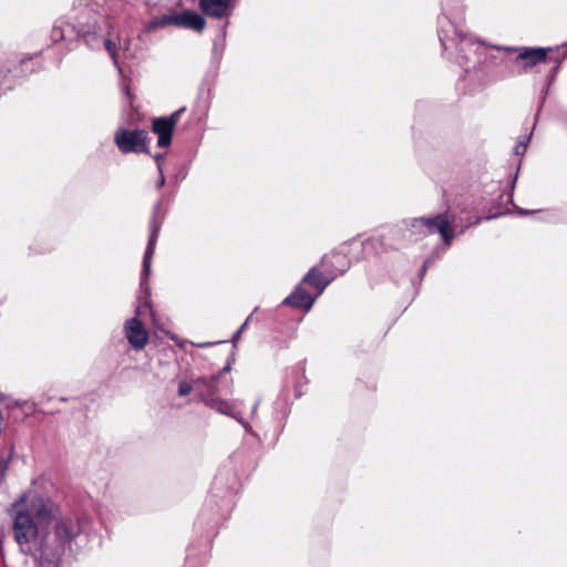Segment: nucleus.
Returning <instances> with one entry per match:
<instances>
[{"instance_id":"nucleus-1","label":"nucleus","mask_w":567,"mask_h":567,"mask_svg":"<svg viewBox=\"0 0 567 567\" xmlns=\"http://www.w3.org/2000/svg\"><path fill=\"white\" fill-rule=\"evenodd\" d=\"M52 512L45 505L12 514V529L20 551L30 555L33 567H63L71 557L84 549L95 537L92 520L87 516L60 517L49 524Z\"/></svg>"},{"instance_id":"nucleus-2","label":"nucleus","mask_w":567,"mask_h":567,"mask_svg":"<svg viewBox=\"0 0 567 567\" xmlns=\"http://www.w3.org/2000/svg\"><path fill=\"white\" fill-rule=\"evenodd\" d=\"M441 10L437 37L444 54L465 72L475 70L485 61L487 47L466 31L463 0H441Z\"/></svg>"},{"instance_id":"nucleus-3","label":"nucleus","mask_w":567,"mask_h":567,"mask_svg":"<svg viewBox=\"0 0 567 567\" xmlns=\"http://www.w3.org/2000/svg\"><path fill=\"white\" fill-rule=\"evenodd\" d=\"M327 255L321 258L320 265L312 266L300 282L295 287L293 291L287 296L281 306L309 312L316 300L324 292L327 287L337 278L336 274L326 269Z\"/></svg>"},{"instance_id":"nucleus-4","label":"nucleus","mask_w":567,"mask_h":567,"mask_svg":"<svg viewBox=\"0 0 567 567\" xmlns=\"http://www.w3.org/2000/svg\"><path fill=\"white\" fill-rule=\"evenodd\" d=\"M99 14L87 3H80L74 7L69 14L68 22L71 24V31L76 39H82L91 49H99L103 43L115 65H117V50L111 39H104Z\"/></svg>"},{"instance_id":"nucleus-5","label":"nucleus","mask_w":567,"mask_h":567,"mask_svg":"<svg viewBox=\"0 0 567 567\" xmlns=\"http://www.w3.org/2000/svg\"><path fill=\"white\" fill-rule=\"evenodd\" d=\"M403 224L406 229L416 235L425 236L437 233L445 246H451L456 236L455 215L450 210L430 217L409 218L403 220Z\"/></svg>"},{"instance_id":"nucleus-6","label":"nucleus","mask_w":567,"mask_h":567,"mask_svg":"<svg viewBox=\"0 0 567 567\" xmlns=\"http://www.w3.org/2000/svg\"><path fill=\"white\" fill-rule=\"evenodd\" d=\"M148 133L143 128L118 127L114 133V143L122 154H150Z\"/></svg>"},{"instance_id":"nucleus-7","label":"nucleus","mask_w":567,"mask_h":567,"mask_svg":"<svg viewBox=\"0 0 567 567\" xmlns=\"http://www.w3.org/2000/svg\"><path fill=\"white\" fill-rule=\"evenodd\" d=\"M41 51L35 52L33 54H28L24 58H21L19 61V65H9L4 64L0 66V89L3 91L11 90L16 82L11 78H16L18 74H22L27 76L37 71L34 68V63L32 60L40 55Z\"/></svg>"},{"instance_id":"nucleus-8","label":"nucleus","mask_w":567,"mask_h":567,"mask_svg":"<svg viewBox=\"0 0 567 567\" xmlns=\"http://www.w3.org/2000/svg\"><path fill=\"white\" fill-rule=\"evenodd\" d=\"M507 51H517L518 55L516 62L523 63V71L527 72L532 68L542 62H546L549 50L553 48L544 47H520V48H506Z\"/></svg>"},{"instance_id":"nucleus-9","label":"nucleus","mask_w":567,"mask_h":567,"mask_svg":"<svg viewBox=\"0 0 567 567\" xmlns=\"http://www.w3.org/2000/svg\"><path fill=\"white\" fill-rule=\"evenodd\" d=\"M124 334L134 350H143L148 342V332L137 317L130 318L124 323Z\"/></svg>"},{"instance_id":"nucleus-10","label":"nucleus","mask_w":567,"mask_h":567,"mask_svg":"<svg viewBox=\"0 0 567 567\" xmlns=\"http://www.w3.org/2000/svg\"><path fill=\"white\" fill-rule=\"evenodd\" d=\"M236 484L237 478L235 474L229 472L225 474L219 473L213 482L212 497H220L227 499L228 504L233 503V497L236 493Z\"/></svg>"},{"instance_id":"nucleus-11","label":"nucleus","mask_w":567,"mask_h":567,"mask_svg":"<svg viewBox=\"0 0 567 567\" xmlns=\"http://www.w3.org/2000/svg\"><path fill=\"white\" fill-rule=\"evenodd\" d=\"M207 406L216 410L220 414H224V415L235 419L237 422H239L243 425L246 433H249L252 436L259 439L258 434L252 430L251 425L243 419L240 412H238L235 409V406L233 405L231 402L216 396V398H210L207 400Z\"/></svg>"},{"instance_id":"nucleus-12","label":"nucleus","mask_w":567,"mask_h":567,"mask_svg":"<svg viewBox=\"0 0 567 567\" xmlns=\"http://www.w3.org/2000/svg\"><path fill=\"white\" fill-rule=\"evenodd\" d=\"M202 12L214 19H224L231 16L235 3L233 0H198Z\"/></svg>"},{"instance_id":"nucleus-13","label":"nucleus","mask_w":567,"mask_h":567,"mask_svg":"<svg viewBox=\"0 0 567 567\" xmlns=\"http://www.w3.org/2000/svg\"><path fill=\"white\" fill-rule=\"evenodd\" d=\"M173 25L202 32L206 27V19L194 10L184 9L173 13Z\"/></svg>"},{"instance_id":"nucleus-14","label":"nucleus","mask_w":567,"mask_h":567,"mask_svg":"<svg viewBox=\"0 0 567 567\" xmlns=\"http://www.w3.org/2000/svg\"><path fill=\"white\" fill-rule=\"evenodd\" d=\"M165 215L166 210L164 209L163 198H159L153 206L152 217L150 220V235L145 249L155 250Z\"/></svg>"},{"instance_id":"nucleus-15","label":"nucleus","mask_w":567,"mask_h":567,"mask_svg":"<svg viewBox=\"0 0 567 567\" xmlns=\"http://www.w3.org/2000/svg\"><path fill=\"white\" fill-rule=\"evenodd\" d=\"M566 58H567V54L561 51V48L555 47V48H553V50H549L547 61L553 63V66L550 68L548 75H547L546 87L544 89V91L542 93L537 114L540 112V110L545 103V100H546V96L548 93V89L555 82V80L558 75V72L560 70L561 63L564 62V60Z\"/></svg>"},{"instance_id":"nucleus-16","label":"nucleus","mask_w":567,"mask_h":567,"mask_svg":"<svg viewBox=\"0 0 567 567\" xmlns=\"http://www.w3.org/2000/svg\"><path fill=\"white\" fill-rule=\"evenodd\" d=\"M227 24L228 22L218 29V32L213 41L210 70H213L215 73L219 69L224 51L226 49Z\"/></svg>"},{"instance_id":"nucleus-17","label":"nucleus","mask_w":567,"mask_h":567,"mask_svg":"<svg viewBox=\"0 0 567 567\" xmlns=\"http://www.w3.org/2000/svg\"><path fill=\"white\" fill-rule=\"evenodd\" d=\"M152 131L157 135V146L168 147L172 144L175 128L164 118L154 117L152 122Z\"/></svg>"},{"instance_id":"nucleus-18","label":"nucleus","mask_w":567,"mask_h":567,"mask_svg":"<svg viewBox=\"0 0 567 567\" xmlns=\"http://www.w3.org/2000/svg\"><path fill=\"white\" fill-rule=\"evenodd\" d=\"M217 391L218 386L216 375L210 378L202 377L195 380V392L199 396V400L203 401L206 405L208 399L216 398Z\"/></svg>"},{"instance_id":"nucleus-19","label":"nucleus","mask_w":567,"mask_h":567,"mask_svg":"<svg viewBox=\"0 0 567 567\" xmlns=\"http://www.w3.org/2000/svg\"><path fill=\"white\" fill-rule=\"evenodd\" d=\"M155 250L145 249L144 256H143V262H142V272H141V279H140V289L141 292L144 293L146 297L151 296V287L148 282V278L152 271V260L154 256Z\"/></svg>"},{"instance_id":"nucleus-20","label":"nucleus","mask_w":567,"mask_h":567,"mask_svg":"<svg viewBox=\"0 0 567 567\" xmlns=\"http://www.w3.org/2000/svg\"><path fill=\"white\" fill-rule=\"evenodd\" d=\"M51 39L53 42H59V41H73L74 39H76L74 37V33H72L71 31V24L70 22L66 21H58L55 22V24L53 25L52 28V31H51Z\"/></svg>"},{"instance_id":"nucleus-21","label":"nucleus","mask_w":567,"mask_h":567,"mask_svg":"<svg viewBox=\"0 0 567 567\" xmlns=\"http://www.w3.org/2000/svg\"><path fill=\"white\" fill-rule=\"evenodd\" d=\"M167 25H173V13L163 14L161 17H154L151 19L145 25V32H152L157 29L165 28Z\"/></svg>"},{"instance_id":"nucleus-22","label":"nucleus","mask_w":567,"mask_h":567,"mask_svg":"<svg viewBox=\"0 0 567 567\" xmlns=\"http://www.w3.org/2000/svg\"><path fill=\"white\" fill-rule=\"evenodd\" d=\"M14 456V446L10 445L8 452H0V484L6 480L7 472L10 467V463Z\"/></svg>"},{"instance_id":"nucleus-23","label":"nucleus","mask_w":567,"mask_h":567,"mask_svg":"<svg viewBox=\"0 0 567 567\" xmlns=\"http://www.w3.org/2000/svg\"><path fill=\"white\" fill-rule=\"evenodd\" d=\"M530 137H532V133H529V135H525L523 136L518 142L517 144L515 145L514 147V153L516 155H523L525 154L526 150H527V145L530 141Z\"/></svg>"},{"instance_id":"nucleus-24","label":"nucleus","mask_w":567,"mask_h":567,"mask_svg":"<svg viewBox=\"0 0 567 567\" xmlns=\"http://www.w3.org/2000/svg\"><path fill=\"white\" fill-rule=\"evenodd\" d=\"M186 111V107H181L178 110H176L175 112H173L172 114H169L168 116H163L164 118H166V121L174 127L176 128V125L182 116V114Z\"/></svg>"},{"instance_id":"nucleus-25","label":"nucleus","mask_w":567,"mask_h":567,"mask_svg":"<svg viewBox=\"0 0 567 567\" xmlns=\"http://www.w3.org/2000/svg\"><path fill=\"white\" fill-rule=\"evenodd\" d=\"M193 391H195V382L193 384L188 383L187 381H181L178 383V395L179 396H186L189 393H192Z\"/></svg>"},{"instance_id":"nucleus-26","label":"nucleus","mask_w":567,"mask_h":567,"mask_svg":"<svg viewBox=\"0 0 567 567\" xmlns=\"http://www.w3.org/2000/svg\"><path fill=\"white\" fill-rule=\"evenodd\" d=\"M152 157H153V159L156 163L157 171H163L162 161L164 159V154L163 153H156V154L152 155Z\"/></svg>"},{"instance_id":"nucleus-27","label":"nucleus","mask_w":567,"mask_h":567,"mask_svg":"<svg viewBox=\"0 0 567 567\" xmlns=\"http://www.w3.org/2000/svg\"><path fill=\"white\" fill-rule=\"evenodd\" d=\"M258 309H259L258 307H256V308L254 309V311H252V312H251V313L246 318V320L243 322V324L239 327V329H238V330H240L241 332H244V331L248 328L249 322L252 320V316H254V313H255Z\"/></svg>"},{"instance_id":"nucleus-28","label":"nucleus","mask_w":567,"mask_h":567,"mask_svg":"<svg viewBox=\"0 0 567 567\" xmlns=\"http://www.w3.org/2000/svg\"><path fill=\"white\" fill-rule=\"evenodd\" d=\"M158 175H159V176H158V179H157V182H156V189H157V190H159V189H161L162 187H164V186H165V184H166V178H165V176H164L163 171H158Z\"/></svg>"},{"instance_id":"nucleus-29","label":"nucleus","mask_w":567,"mask_h":567,"mask_svg":"<svg viewBox=\"0 0 567 567\" xmlns=\"http://www.w3.org/2000/svg\"><path fill=\"white\" fill-rule=\"evenodd\" d=\"M514 208H515L517 215H519L522 217L529 216V215L536 213V210H528V209H525V208H520V207H518L516 205H514Z\"/></svg>"},{"instance_id":"nucleus-30","label":"nucleus","mask_w":567,"mask_h":567,"mask_svg":"<svg viewBox=\"0 0 567 567\" xmlns=\"http://www.w3.org/2000/svg\"><path fill=\"white\" fill-rule=\"evenodd\" d=\"M185 567H202L199 563L196 561L190 555H187Z\"/></svg>"},{"instance_id":"nucleus-31","label":"nucleus","mask_w":567,"mask_h":567,"mask_svg":"<svg viewBox=\"0 0 567 567\" xmlns=\"http://www.w3.org/2000/svg\"><path fill=\"white\" fill-rule=\"evenodd\" d=\"M231 363H230V359H228V361L226 362V364L224 365V368L219 371L218 374H215L217 377V380L220 378L221 374L224 373H228L231 369Z\"/></svg>"},{"instance_id":"nucleus-32","label":"nucleus","mask_w":567,"mask_h":567,"mask_svg":"<svg viewBox=\"0 0 567 567\" xmlns=\"http://www.w3.org/2000/svg\"><path fill=\"white\" fill-rule=\"evenodd\" d=\"M481 221H482V218H476L474 221H472V223H470V224H467V225H465V226H462V227L460 228V230H458V233H457V234H460V235H461V234L465 233V230H466L470 226L478 225Z\"/></svg>"},{"instance_id":"nucleus-33","label":"nucleus","mask_w":567,"mask_h":567,"mask_svg":"<svg viewBox=\"0 0 567 567\" xmlns=\"http://www.w3.org/2000/svg\"><path fill=\"white\" fill-rule=\"evenodd\" d=\"M187 176V171L185 168L179 169V172L176 174V179L183 181Z\"/></svg>"},{"instance_id":"nucleus-34","label":"nucleus","mask_w":567,"mask_h":567,"mask_svg":"<svg viewBox=\"0 0 567 567\" xmlns=\"http://www.w3.org/2000/svg\"><path fill=\"white\" fill-rule=\"evenodd\" d=\"M429 265H430V259L425 260L424 264L422 265V267L420 269V277L421 278L425 275Z\"/></svg>"},{"instance_id":"nucleus-35","label":"nucleus","mask_w":567,"mask_h":567,"mask_svg":"<svg viewBox=\"0 0 567 567\" xmlns=\"http://www.w3.org/2000/svg\"><path fill=\"white\" fill-rule=\"evenodd\" d=\"M241 331L240 330H237L234 334H233V338H231V342L234 343V346L239 341L240 337H241Z\"/></svg>"},{"instance_id":"nucleus-36","label":"nucleus","mask_w":567,"mask_h":567,"mask_svg":"<svg viewBox=\"0 0 567 567\" xmlns=\"http://www.w3.org/2000/svg\"><path fill=\"white\" fill-rule=\"evenodd\" d=\"M547 216H546V220H554L556 218V213L555 212H546Z\"/></svg>"},{"instance_id":"nucleus-37","label":"nucleus","mask_w":567,"mask_h":567,"mask_svg":"<svg viewBox=\"0 0 567 567\" xmlns=\"http://www.w3.org/2000/svg\"><path fill=\"white\" fill-rule=\"evenodd\" d=\"M258 405H259V401H257V402L252 405V408H251V415H252V416L256 414L257 409H258Z\"/></svg>"},{"instance_id":"nucleus-38","label":"nucleus","mask_w":567,"mask_h":567,"mask_svg":"<svg viewBox=\"0 0 567 567\" xmlns=\"http://www.w3.org/2000/svg\"><path fill=\"white\" fill-rule=\"evenodd\" d=\"M557 48H561V51L567 54V41L564 44L558 45Z\"/></svg>"},{"instance_id":"nucleus-39","label":"nucleus","mask_w":567,"mask_h":567,"mask_svg":"<svg viewBox=\"0 0 567 567\" xmlns=\"http://www.w3.org/2000/svg\"><path fill=\"white\" fill-rule=\"evenodd\" d=\"M124 52L126 55L134 58V53L130 52V49L127 47L124 49Z\"/></svg>"},{"instance_id":"nucleus-40","label":"nucleus","mask_w":567,"mask_h":567,"mask_svg":"<svg viewBox=\"0 0 567 567\" xmlns=\"http://www.w3.org/2000/svg\"><path fill=\"white\" fill-rule=\"evenodd\" d=\"M517 175H518V171L516 172V174H515V176H514V178H513V181H512V187H514V186H515V184H516Z\"/></svg>"},{"instance_id":"nucleus-41","label":"nucleus","mask_w":567,"mask_h":567,"mask_svg":"<svg viewBox=\"0 0 567 567\" xmlns=\"http://www.w3.org/2000/svg\"><path fill=\"white\" fill-rule=\"evenodd\" d=\"M499 215H501V214L489 215V216L485 217V219L491 220V219H493V218L498 217Z\"/></svg>"},{"instance_id":"nucleus-42","label":"nucleus","mask_w":567,"mask_h":567,"mask_svg":"<svg viewBox=\"0 0 567 567\" xmlns=\"http://www.w3.org/2000/svg\"><path fill=\"white\" fill-rule=\"evenodd\" d=\"M348 268H349V265L347 266V268H344V269L340 270V272H339V274H340V275H343V274L347 271V269H348Z\"/></svg>"}]
</instances>
